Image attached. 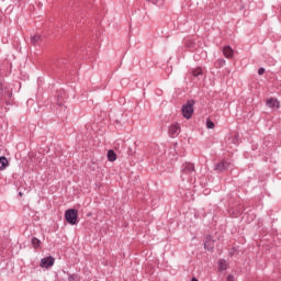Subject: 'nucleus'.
<instances>
[{"instance_id": "15", "label": "nucleus", "mask_w": 281, "mask_h": 281, "mask_svg": "<svg viewBox=\"0 0 281 281\" xmlns=\"http://www.w3.org/2000/svg\"><path fill=\"white\" fill-rule=\"evenodd\" d=\"M194 78L201 76V74H203V69L201 68H195L193 71H192Z\"/></svg>"}, {"instance_id": "10", "label": "nucleus", "mask_w": 281, "mask_h": 281, "mask_svg": "<svg viewBox=\"0 0 281 281\" xmlns=\"http://www.w3.org/2000/svg\"><path fill=\"white\" fill-rule=\"evenodd\" d=\"M9 161L8 158L5 157H0V170H5V168H8L9 166Z\"/></svg>"}, {"instance_id": "21", "label": "nucleus", "mask_w": 281, "mask_h": 281, "mask_svg": "<svg viewBox=\"0 0 281 281\" xmlns=\"http://www.w3.org/2000/svg\"><path fill=\"white\" fill-rule=\"evenodd\" d=\"M191 281H199V279H196V278H192V279H191Z\"/></svg>"}, {"instance_id": "6", "label": "nucleus", "mask_w": 281, "mask_h": 281, "mask_svg": "<svg viewBox=\"0 0 281 281\" xmlns=\"http://www.w3.org/2000/svg\"><path fill=\"white\" fill-rule=\"evenodd\" d=\"M181 133V125L173 124L169 127V135L170 137H177Z\"/></svg>"}, {"instance_id": "20", "label": "nucleus", "mask_w": 281, "mask_h": 281, "mask_svg": "<svg viewBox=\"0 0 281 281\" xmlns=\"http://www.w3.org/2000/svg\"><path fill=\"white\" fill-rule=\"evenodd\" d=\"M3 91V86H0V93H2Z\"/></svg>"}, {"instance_id": "11", "label": "nucleus", "mask_w": 281, "mask_h": 281, "mask_svg": "<svg viewBox=\"0 0 281 281\" xmlns=\"http://www.w3.org/2000/svg\"><path fill=\"white\" fill-rule=\"evenodd\" d=\"M218 270L220 271H227V261L221 259L218 261Z\"/></svg>"}, {"instance_id": "12", "label": "nucleus", "mask_w": 281, "mask_h": 281, "mask_svg": "<svg viewBox=\"0 0 281 281\" xmlns=\"http://www.w3.org/2000/svg\"><path fill=\"white\" fill-rule=\"evenodd\" d=\"M108 159L110 161H115L117 159V155L115 154V151H113L112 149H110L108 151Z\"/></svg>"}, {"instance_id": "7", "label": "nucleus", "mask_w": 281, "mask_h": 281, "mask_svg": "<svg viewBox=\"0 0 281 281\" xmlns=\"http://www.w3.org/2000/svg\"><path fill=\"white\" fill-rule=\"evenodd\" d=\"M204 249H207L209 251L214 249V239H212V236L210 235H207L204 239Z\"/></svg>"}, {"instance_id": "14", "label": "nucleus", "mask_w": 281, "mask_h": 281, "mask_svg": "<svg viewBox=\"0 0 281 281\" xmlns=\"http://www.w3.org/2000/svg\"><path fill=\"white\" fill-rule=\"evenodd\" d=\"M32 245L36 249V248L41 247V240L38 238H36V237H33L32 238Z\"/></svg>"}, {"instance_id": "9", "label": "nucleus", "mask_w": 281, "mask_h": 281, "mask_svg": "<svg viewBox=\"0 0 281 281\" xmlns=\"http://www.w3.org/2000/svg\"><path fill=\"white\" fill-rule=\"evenodd\" d=\"M223 54L225 58H234V49H232L229 46H225L223 48Z\"/></svg>"}, {"instance_id": "16", "label": "nucleus", "mask_w": 281, "mask_h": 281, "mask_svg": "<svg viewBox=\"0 0 281 281\" xmlns=\"http://www.w3.org/2000/svg\"><path fill=\"white\" fill-rule=\"evenodd\" d=\"M215 125H214V122H212V120H207L206 121V128H214Z\"/></svg>"}, {"instance_id": "22", "label": "nucleus", "mask_w": 281, "mask_h": 281, "mask_svg": "<svg viewBox=\"0 0 281 281\" xmlns=\"http://www.w3.org/2000/svg\"><path fill=\"white\" fill-rule=\"evenodd\" d=\"M0 95H3V88H2V92L0 93Z\"/></svg>"}, {"instance_id": "4", "label": "nucleus", "mask_w": 281, "mask_h": 281, "mask_svg": "<svg viewBox=\"0 0 281 281\" xmlns=\"http://www.w3.org/2000/svg\"><path fill=\"white\" fill-rule=\"evenodd\" d=\"M55 262H56V259L49 256L41 260L40 267H42V269H49V267H54Z\"/></svg>"}, {"instance_id": "13", "label": "nucleus", "mask_w": 281, "mask_h": 281, "mask_svg": "<svg viewBox=\"0 0 281 281\" xmlns=\"http://www.w3.org/2000/svg\"><path fill=\"white\" fill-rule=\"evenodd\" d=\"M40 41H41V34H35V35L31 36V43L33 45H36V43H40Z\"/></svg>"}, {"instance_id": "1", "label": "nucleus", "mask_w": 281, "mask_h": 281, "mask_svg": "<svg viewBox=\"0 0 281 281\" xmlns=\"http://www.w3.org/2000/svg\"><path fill=\"white\" fill-rule=\"evenodd\" d=\"M195 172H196V169L194 167V164L184 162L181 168L182 181H192V179H194Z\"/></svg>"}, {"instance_id": "3", "label": "nucleus", "mask_w": 281, "mask_h": 281, "mask_svg": "<svg viewBox=\"0 0 281 281\" xmlns=\"http://www.w3.org/2000/svg\"><path fill=\"white\" fill-rule=\"evenodd\" d=\"M194 114V101H188L187 104L182 106V115L186 120H190Z\"/></svg>"}, {"instance_id": "2", "label": "nucleus", "mask_w": 281, "mask_h": 281, "mask_svg": "<svg viewBox=\"0 0 281 281\" xmlns=\"http://www.w3.org/2000/svg\"><path fill=\"white\" fill-rule=\"evenodd\" d=\"M65 218L69 225H77L78 224V210H67L65 213Z\"/></svg>"}, {"instance_id": "8", "label": "nucleus", "mask_w": 281, "mask_h": 281, "mask_svg": "<svg viewBox=\"0 0 281 281\" xmlns=\"http://www.w3.org/2000/svg\"><path fill=\"white\" fill-rule=\"evenodd\" d=\"M231 164L227 160H222L220 164L216 165V170L223 172V170H227Z\"/></svg>"}, {"instance_id": "19", "label": "nucleus", "mask_w": 281, "mask_h": 281, "mask_svg": "<svg viewBox=\"0 0 281 281\" xmlns=\"http://www.w3.org/2000/svg\"><path fill=\"white\" fill-rule=\"evenodd\" d=\"M8 97H9V98H12V92H8Z\"/></svg>"}, {"instance_id": "17", "label": "nucleus", "mask_w": 281, "mask_h": 281, "mask_svg": "<svg viewBox=\"0 0 281 281\" xmlns=\"http://www.w3.org/2000/svg\"><path fill=\"white\" fill-rule=\"evenodd\" d=\"M258 74L259 76H262L265 74V68H259Z\"/></svg>"}, {"instance_id": "5", "label": "nucleus", "mask_w": 281, "mask_h": 281, "mask_svg": "<svg viewBox=\"0 0 281 281\" xmlns=\"http://www.w3.org/2000/svg\"><path fill=\"white\" fill-rule=\"evenodd\" d=\"M266 104L267 106H269V109H280V101H278V99L276 98H269L266 100Z\"/></svg>"}, {"instance_id": "18", "label": "nucleus", "mask_w": 281, "mask_h": 281, "mask_svg": "<svg viewBox=\"0 0 281 281\" xmlns=\"http://www.w3.org/2000/svg\"><path fill=\"white\" fill-rule=\"evenodd\" d=\"M226 281H234V276L228 274V277H227Z\"/></svg>"}]
</instances>
